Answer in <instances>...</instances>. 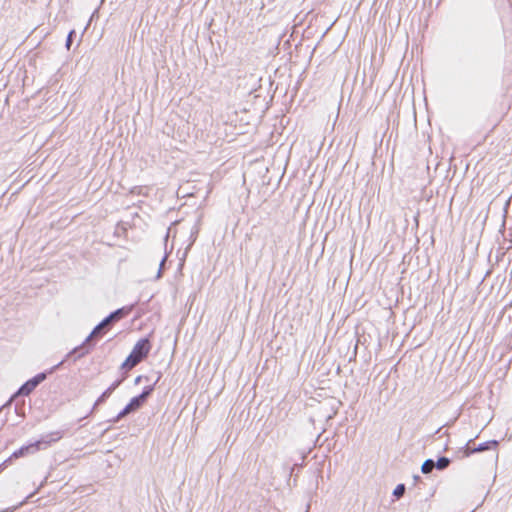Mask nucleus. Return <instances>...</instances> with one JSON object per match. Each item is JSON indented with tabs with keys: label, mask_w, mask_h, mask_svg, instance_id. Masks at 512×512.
Returning <instances> with one entry per match:
<instances>
[{
	"label": "nucleus",
	"mask_w": 512,
	"mask_h": 512,
	"mask_svg": "<svg viewBox=\"0 0 512 512\" xmlns=\"http://www.w3.org/2000/svg\"><path fill=\"white\" fill-rule=\"evenodd\" d=\"M151 344L148 338L140 339L133 347L132 352L127 357L122 367L125 369H132L140 363L150 352Z\"/></svg>",
	"instance_id": "nucleus-1"
},
{
	"label": "nucleus",
	"mask_w": 512,
	"mask_h": 512,
	"mask_svg": "<svg viewBox=\"0 0 512 512\" xmlns=\"http://www.w3.org/2000/svg\"><path fill=\"white\" fill-rule=\"evenodd\" d=\"M63 437L62 433L60 431H55L50 433L49 435H46L41 440L36 441L35 443L29 444L27 446L21 447L19 450L15 451L13 453V456L15 458H19L28 454H33L36 451L40 450L42 448V445L47 447L52 442H56L60 440Z\"/></svg>",
	"instance_id": "nucleus-2"
},
{
	"label": "nucleus",
	"mask_w": 512,
	"mask_h": 512,
	"mask_svg": "<svg viewBox=\"0 0 512 512\" xmlns=\"http://www.w3.org/2000/svg\"><path fill=\"white\" fill-rule=\"evenodd\" d=\"M153 391V386L147 387L140 395L131 399V401L125 406V408L119 412L117 416L110 419L109 422L117 423L120 419L124 418L128 414L138 410L146 401L147 397Z\"/></svg>",
	"instance_id": "nucleus-3"
},
{
	"label": "nucleus",
	"mask_w": 512,
	"mask_h": 512,
	"mask_svg": "<svg viewBox=\"0 0 512 512\" xmlns=\"http://www.w3.org/2000/svg\"><path fill=\"white\" fill-rule=\"evenodd\" d=\"M112 323L106 317L103 319L85 339L84 343L78 347H75L70 354H77V358H80L89 353V349L86 348V344L89 343L93 338L99 336L105 329H107Z\"/></svg>",
	"instance_id": "nucleus-4"
},
{
	"label": "nucleus",
	"mask_w": 512,
	"mask_h": 512,
	"mask_svg": "<svg viewBox=\"0 0 512 512\" xmlns=\"http://www.w3.org/2000/svg\"><path fill=\"white\" fill-rule=\"evenodd\" d=\"M45 379H46L45 373L37 374L35 377H33L32 379H30L26 383H24L19 388V390L11 397V399L5 405H3V407L10 405L16 396H19V395L28 396Z\"/></svg>",
	"instance_id": "nucleus-5"
},
{
	"label": "nucleus",
	"mask_w": 512,
	"mask_h": 512,
	"mask_svg": "<svg viewBox=\"0 0 512 512\" xmlns=\"http://www.w3.org/2000/svg\"><path fill=\"white\" fill-rule=\"evenodd\" d=\"M132 311V306L130 307H122L112 312L109 316H107L108 320L113 324L127 316Z\"/></svg>",
	"instance_id": "nucleus-6"
},
{
	"label": "nucleus",
	"mask_w": 512,
	"mask_h": 512,
	"mask_svg": "<svg viewBox=\"0 0 512 512\" xmlns=\"http://www.w3.org/2000/svg\"><path fill=\"white\" fill-rule=\"evenodd\" d=\"M121 383V380H117L115 381L114 383L111 384L110 387H108L102 394L101 396L96 400L95 402V405L94 406H98L100 405L101 403H103L112 393L113 391L120 385Z\"/></svg>",
	"instance_id": "nucleus-7"
},
{
	"label": "nucleus",
	"mask_w": 512,
	"mask_h": 512,
	"mask_svg": "<svg viewBox=\"0 0 512 512\" xmlns=\"http://www.w3.org/2000/svg\"><path fill=\"white\" fill-rule=\"evenodd\" d=\"M498 445V442L496 440H492V441H488V442H485V443H482V444H479L477 447L473 448V449H468L466 451V455L469 456L470 454L472 453H476V452H482V451H485V450H488L491 448V446H497Z\"/></svg>",
	"instance_id": "nucleus-8"
},
{
	"label": "nucleus",
	"mask_w": 512,
	"mask_h": 512,
	"mask_svg": "<svg viewBox=\"0 0 512 512\" xmlns=\"http://www.w3.org/2000/svg\"><path fill=\"white\" fill-rule=\"evenodd\" d=\"M435 468V462L432 459H427L424 461V463L421 466V471L424 474H428L432 472V470Z\"/></svg>",
	"instance_id": "nucleus-9"
},
{
	"label": "nucleus",
	"mask_w": 512,
	"mask_h": 512,
	"mask_svg": "<svg viewBox=\"0 0 512 512\" xmlns=\"http://www.w3.org/2000/svg\"><path fill=\"white\" fill-rule=\"evenodd\" d=\"M450 464V459L447 457H440L437 462H435V467L439 470H443L447 468Z\"/></svg>",
	"instance_id": "nucleus-10"
},
{
	"label": "nucleus",
	"mask_w": 512,
	"mask_h": 512,
	"mask_svg": "<svg viewBox=\"0 0 512 512\" xmlns=\"http://www.w3.org/2000/svg\"><path fill=\"white\" fill-rule=\"evenodd\" d=\"M404 492H405V486H404V484H399V485H397V486H396V488L394 489L393 494H394L397 498H399V497L403 496Z\"/></svg>",
	"instance_id": "nucleus-11"
},
{
	"label": "nucleus",
	"mask_w": 512,
	"mask_h": 512,
	"mask_svg": "<svg viewBox=\"0 0 512 512\" xmlns=\"http://www.w3.org/2000/svg\"><path fill=\"white\" fill-rule=\"evenodd\" d=\"M45 482H46V479H45V480H44V481L39 485V487L37 488V490H36L34 493L30 494V495H29L25 500L21 501V502L19 503V505H17V506H15V507H14V509H16V508H18V507H20V506L24 505V504L26 503V500H27V499H29V498H31V497H32V496H33V495H34V494H35V493H36V492H37L41 487H43V485H44V483H45Z\"/></svg>",
	"instance_id": "nucleus-12"
},
{
	"label": "nucleus",
	"mask_w": 512,
	"mask_h": 512,
	"mask_svg": "<svg viewBox=\"0 0 512 512\" xmlns=\"http://www.w3.org/2000/svg\"><path fill=\"white\" fill-rule=\"evenodd\" d=\"M75 34V31L74 30H71L67 36V40H66V47L67 49H70V46H71V43H72V37L73 35Z\"/></svg>",
	"instance_id": "nucleus-13"
},
{
	"label": "nucleus",
	"mask_w": 512,
	"mask_h": 512,
	"mask_svg": "<svg viewBox=\"0 0 512 512\" xmlns=\"http://www.w3.org/2000/svg\"><path fill=\"white\" fill-rule=\"evenodd\" d=\"M166 259H167V255H165V256L162 258L161 262H160V267H159V270H158V273H157V278H160V277H161V274H162V268H163V266H164V264H165V262H166Z\"/></svg>",
	"instance_id": "nucleus-14"
},
{
	"label": "nucleus",
	"mask_w": 512,
	"mask_h": 512,
	"mask_svg": "<svg viewBox=\"0 0 512 512\" xmlns=\"http://www.w3.org/2000/svg\"><path fill=\"white\" fill-rule=\"evenodd\" d=\"M64 361H60L59 364H57L55 367H53L51 370H50V373H52L57 367H59L61 364H63Z\"/></svg>",
	"instance_id": "nucleus-15"
}]
</instances>
